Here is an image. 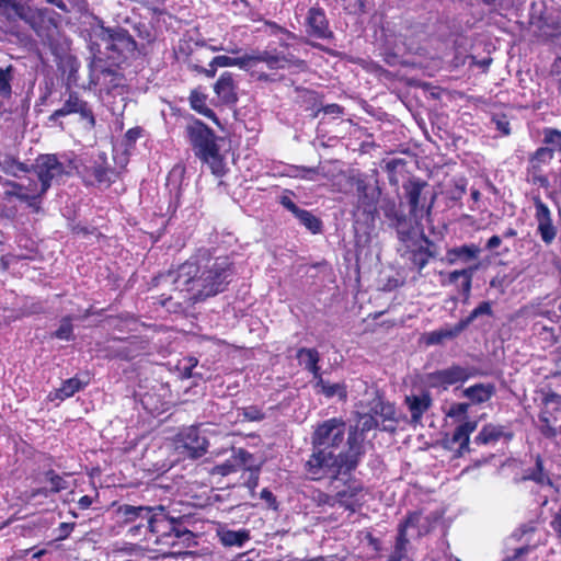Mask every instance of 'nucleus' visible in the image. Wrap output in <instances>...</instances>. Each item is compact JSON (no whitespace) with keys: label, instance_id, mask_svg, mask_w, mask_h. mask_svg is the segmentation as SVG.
Returning <instances> with one entry per match:
<instances>
[{"label":"nucleus","instance_id":"obj_53","mask_svg":"<svg viewBox=\"0 0 561 561\" xmlns=\"http://www.w3.org/2000/svg\"><path fill=\"white\" fill-rule=\"evenodd\" d=\"M67 488L66 481L58 474H53L49 478V490L57 493Z\"/></svg>","mask_w":561,"mask_h":561},{"label":"nucleus","instance_id":"obj_59","mask_svg":"<svg viewBox=\"0 0 561 561\" xmlns=\"http://www.w3.org/2000/svg\"><path fill=\"white\" fill-rule=\"evenodd\" d=\"M93 503V499L89 495H83L79 499L78 505L81 510H88Z\"/></svg>","mask_w":561,"mask_h":561},{"label":"nucleus","instance_id":"obj_40","mask_svg":"<svg viewBox=\"0 0 561 561\" xmlns=\"http://www.w3.org/2000/svg\"><path fill=\"white\" fill-rule=\"evenodd\" d=\"M378 423L379 420H377L368 410L367 412L358 413L356 430L365 433L378 426Z\"/></svg>","mask_w":561,"mask_h":561},{"label":"nucleus","instance_id":"obj_8","mask_svg":"<svg viewBox=\"0 0 561 561\" xmlns=\"http://www.w3.org/2000/svg\"><path fill=\"white\" fill-rule=\"evenodd\" d=\"M538 428L547 438H554L561 424V397L550 394L545 399L538 419Z\"/></svg>","mask_w":561,"mask_h":561},{"label":"nucleus","instance_id":"obj_11","mask_svg":"<svg viewBox=\"0 0 561 561\" xmlns=\"http://www.w3.org/2000/svg\"><path fill=\"white\" fill-rule=\"evenodd\" d=\"M208 428H201L197 426H190L184 428L179 434L180 446L188 451V455L193 458L203 456L208 447V440L206 434Z\"/></svg>","mask_w":561,"mask_h":561},{"label":"nucleus","instance_id":"obj_13","mask_svg":"<svg viewBox=\"0 0 561 561\" xmlns=\"http://www.w3.org/2000/svg\"><path fill=\"white\" fill-rule=\"evenodd\" d=\"M425 186L426 183L420 181H410L404 185L407 198L411 208L410 213L416 220L423 218L425 215H430L433 205V199L427 206L422 202L424 199L422 194Z\"/></svg>","mask_w":561,"mask_h":561},{"label":"nucleus","instance_id":"obj_6","mask_svg":"<svg viewBox=\"0 0 561 561\" xmlns=\"http://www.w3.org/2000/svg\"><path fill=\"white\" fill-rule=\"evenodd\" d=\"M345 423L341 419H330L319 424L312 435L313 448L339 449L344 440Z\"/></svg>","mask_w":561,"mask_h":561},{"label":"nucleus","instance_id":"obj_60","mask_svg":"<svg viewBox=\"0 0 561 561\" xmlns=\"http://www.w3.org/2000/svg\"><path fill=\"white\" fill-rule=\"evenodd\" d=\"M325 114L339 115L342 113V108L337 104H329L323 107Z\"/></svg>","mask_w":561,"mask_h":561},{"label":"nucleus","instance_id":"obj_64","mask_svg":"<svg viewBox=\"0 0 561 561\" xmlns=\"http://www.w3.org/2000/svg\"><path fill=\"white\" fill-rule=\"evenodd\" d=\"M140 135V130L136 128H131L126 133V137L130 141H135Z\"/></svg>","mask_w":561,"mask_h":561},{"label":"nucleus","instance_id":"obj_31","mask_svg":"<svg viewBox=\"0 0 561 561\" xmlns=\"http://www.w3.org/2000/svg\"><path fill=\"white\" fill-rule=\"evenodd\" d=\"M297 357L301 365L305 366L310 373L313 374L317 379L320 377L319 374V353L314 348H300L298 351Z\"/></svg>","mask_w":561,"mask_h":561},{"label":"nucleus","instance_id":"obj_25","mask_svg":"<svg viewBox=\"0 0 561 561\" xmlns=\"http://www.w3.org/2000/svg\"><path fill=\"white\" fill-rule=\"evenodd\" d=\"M369 411L377 420L380 419L382 423L396 421L394 405L389 402H385L378 396L374 397L369 402Z\"/></svg>","mask_w":561,"mask_h":561},{"label":"nucleus","instance_id":"obj_18","mask_svg":"<svg viewBox=\"0 0 561 561\" xmlns=\"http://www.w3.org/2000/svg\"><path fill=\"white\" fill-rule=\"evenodd\" d=\"M477 425L476 421H466L458 425L451 438L445 439L446 447L451 449L454 445H458L456 450L457 456H462L465 453L469 451L470 435L476 431Z\"/></svg>","mask_w":561,"mask_h":561},{"label":"nucleus","instance_id":"obj_39","mask_svg":"<svg viewBox=\"0 0 561 561\" xmlns=\"http://www.w3.org/2000/svg\"><path fill=\"white\" fill-rule=\"evenodd\" d=\"M543 142L545 147L552 150L553 153L561 151V131L553 128L543 129Z\"/></svg>","mask_w":561,"mask_h":561},{"label":"nucleus","instance_id":"obj_51","mask_svg":"<svg viewBox=\"0 0 561 561\" xmlns=\"http://www.w3.org/2000/svg\"><path fill=\"white\" fill-rule=\"evenodd\" d=\"M3 171L7 174L13 175L15 178H21L19 174L21 172H25V168L22 163L15 161H4L3 162Z\"/></svg>","mask_w":561,"mask_h":561},{"label":"nucleus","instance_id":"obj_45","mask_svg":"<svg viewBox=\"0 0 561 561\" xmlns=\"http://www.w3.org/2000/svg\"><path fill=\"white\" fill-rule=\"evenodd\" d=\"M265 50L262 51H253L251 54H245L241 57L242 60H244L242 65L243 70H248L251 67L255 66L259 62L265 64Z\"/></svg>","mask_w":561,"mask_h":561},{"label":"nucleus","instance_id":"obj_22","mask_svg":"<svg viewBox=\"0 0 561 561\" xmlns=\"http://www.w3.org/2000/svg\"><path fill=\"white\" fill-rule=\"evenodd\" d=\"M214 90L218 98L225 103H234L237 101V93L232 73L224 72L216 82Z\"/></svg>","mask_w":561,"mask_h":561},{"label":"nucleus","instance_id":"obj_47","mask_svg":"<svg viewBox=\"0 0 561 561\" xmlns=\"http://www.w3.org/2000/svg\"><path fill=\"white\" fill-rule=\"evenodd\" d=\"M131 524H135L129 527L128 534L130 537L136 538L141 535L145 536V538L148 540L149 537V529L147 528V522L137 519L136 522H133Z\"/></svg>","mask_w":561,"mask_h":561},{"label":"nucleus","instance_id":"obj_12","mask_svg":"<svg viewBox=\"0 0 561 561\" xmlns=\"http://www.w3.org/2000/svg\"><path fill=\"white\" fill-rule=\"evenodd\" d=\"M253 467V456L242 449H233L231 456L222 463L213 467L209 471L211 476L226 477L239 470H251Z\"/></svg>","mask_w":561,"mask_h":561},{"label":"nucleus","instance_id":"obj_35","mask_svg":"<svg viewBox=\"0 0 561 561\" xmlns=\"http://www.w3.org/2000/svg\"><path fill=\"white\" fill-rule=\"evenodd\" d=\"M0 13L10 20L24 18V7L15 0H0Z\"/></svg>","mask_w":561,"mask_h":561},{"label":"nucleus","instance_id":"obj_24","mask_svg":"<svg viewBox=\"0 0 561 561\" xmlns=\"http://www.w3.org/2000/svg\"><path fill=\"white\" fill-rule=\"evenodd\" d=\"M495 392L492 383H477L466 388L462 396L468 398L473 404H480L489 401Z\"/></svg>","mask_w":561,"mask_h":561},{"label":"nucleus","instance_id":"obj_58","mask_svg":"<svg viewBox=\"0 0 561 561\" xmlns=\"http://www.w3.org/2000/svg\"><path fill=\"white\" fill-rule=\"evenodd\" d=\"M551 527L558 533L561 535V508L557 512V514L554 515L552 522H551Z\"/></svg>","mask_w":561,"mask_h":561},{"label":"nucleus","instance_id":"obj_7","mask_svg":"<svg viewBox=\"0 0 561 561\" xmlns=\"http://www.w3.org/2000/svg\"><path fill=\"white\" fill-rule=\"evenodd\" d=\"M427 533V518L421 513H412L400 525L394 551L388 561H401L405 553V545L409 536H422Z\"/></svg>","mask_w":561,"mask_h":561},{"label":"nucleus","instance_id":"obj_49","mask_svg":"<svg viewBox=\"0 0 561 561\" xmlns=\"http://www.w3.org/2000/svg\"><path fill=\"white\" fill-rule=\"evenodd\" d=\"M242 416L244 421H260L263 419V413L260 409L255 407H248L241 410V412L238 413V417Z\"/></svg>","mask_w":561,"mask_h":561},{"label":"nucleus","instance_id":"obj_19","mask_svg":"<svg viewBox=\"0 0 561 561\" xmlns=\"http://www.w3.org/2000/svg\"><path fill=\"white\" fill-rule=\"evenodd\" d=\"M404 403L411 414V423L420 424L424 413L432 407V397L428 392L410 394L405 397Z\"/></svg>","mask_w":561,"mask_h":561},{"label":"nucleus","instance_id":"obj_32","mask_svg":"<svg viewBox=\"0 0 561 561\" xmlns=\"http://www.w3.org/2000/svg\"><path fill=\"white\" fill-rule=\"evenodd\" d=\"M316 388H319V392L323 393L327 398L339 397L340 400H346L347 391L344 383H329L322 379L317 378Z\"/></svg>","mask_w":561,"mask_h":561},{"label":"nucleus","instance_id":"obj_48","mask_svg":"<svg viewBox=\"0 0 561 561\" xmlns=\"http://www.w3.org/2000/svg\"><path fill=\"white\" fill-rule=\"evenodd\" d=\"M72 335V324L70 318H64L58 330L55 332V336L60 340H70Z\"/></svg>","mask_w":561,"mask_h":561},{"label":"nucleus","instance_id":"obj_15","mask_svg":"<svg viewBox=\"0 0 561 561\" xmlns=\"http://www.w3.org/2000/svg\"><path fill=\"white\" fill-rule=\"evenodd\" d=\"M57 14L47 8L35 9L30 15V22L38 36L50 38L57 27Z\"/></svg>","mask_w":561,"mask_h":561},{"label":"nucleus","instance_id":"obj_50","mask_svg":"<svg viewBox=\"0 0 561 561\" xmlns=\"http://www.w3.org/2000/svg\"><path fill=\"white\" fill-rule=\"evenodd\" d=\"M468 409V403H454L450 405L447 416L451 419H461L467 415Z\"/></svg>","mask_w":561,"mask_h":561},{"label":"nucleus","instance_id":"obj_9","mask_svg":"<svg viewBox=\"0 0 561 561\" xmlns=\"http://www.w3.org/2000/svg\"><path fill=\"white\" fill-rule=\"evenodd\" d=\"M473 374V369L469 367L451 365L447 368L428 374L427 381L432 387L446 389L455 383L467 381Z\"/></svg>","mask_w":561,"mask_h":561},{"label":"nucleus","instance_id":"obj_3","mask_svg":"<svg viewBox=\"0 0 561 561\" xmlns=\"http://www.w3.org/2000/svg\"><path fill=\"white\" fill-rule=\"evenodd\" d=\"M359 447L350 439V450L347 453L313 448V453L306 462V470L312 480L324 478L337 479L340 474H345L357 465Z\"/></svg>","mask_w":561,"mask_h":561},{"label":"nucleus","instance_id":"obj_30","mask_svg":"<svg viewBox=\"0 0 561 561\" xmlns=\"http://www.w3.org/2000/svg\"><path fill=\"white\" fill-rule=\"evenodd\" d=\"M504 435V428L501 425L486 424L476 436L474 442L481 445L494 444Z\"/></svg>","mask_w":561,"mask_h":561},{"label":"nucleus","instance_id":"obj_43","mask_svg":"<svg viewBox=\"0 0 561 561\" xmlns=\"http://www.w3.org/2000/svg\"><path fill=\"white\" fill-rule=\"evenodd\" d=\"M491 313H492V308H491L490 302L484 301V302H481L478 307H476L466 319H462L460 321L466 329L479 316L491 314Z\"/></svg>","mask_w":561,"mask_h":561},{"label":"nucleus","instance_id":"obj_62","mask_svg":"<svg viewBox=\"0 0 561 561\" xmlns=\"http://www.w3.org/2000/svg\"><path fill=\"white\" fill-rule=\"evenodd\" d=\"M534 182L535 183H538L540 186L542 187H548L549 186V181L546 176L543 175H537V174H534Z\"/></svg>","mask_w":561,"mask_h":561},{"label":"nucleus","instance_id":"obj_17","mask_svg":"<svg viewBox=\"0 0 561 561\" xmlns=\"http://www.w3.org/2000/svg\"><path fill=\"white\" fill-rule=\"evenodd\" d=\"M364 497L365 492L362 484L355 480H350L344 489L336 492L334 501L351 512H355L362 505Z\"/></svg>","mask_w":561,"mask_h":561},{"label":"nucleus","instance_id":"obj_10","mask_svg":"<svg viewBox=\"0 0 561 561\" xmlns=\"http://www.w3.org/2000/svg\"><path fill=\"white\" fill-rule=\"evenodd\" d=\"M33 172L34 176L47 191L51 183L64 174V165L55 156L45 154L36 159Z\"/></svg>","mask_w":561,"mask_h":561},{"label":"nucleus","instance_id":"obj_56","mask_svg":"<svg viewBox=\"0 0 561 561\" xmlns=\"http://www.w3.org/2000/svg\"><path fill=\"white\" fill-rule=\"evenodd\" d=\"M280 204L294 215L300 210V208L288 196H283L280 198Z\"/></svg>","mask_w":561,"mask_h":561},{"label":"nucleus","instance_id":"obj_46","mask_svg":"<svg viewBox=\"0 0 561 561\" xmlns=\"http://www.w3.org/2000/svg\"><path fill=\"white\" fill-rule=\"evenodd\" d=\"M410 260L419 270H422L428 263L430 254L427 250L420 248L415 251H412Z\"/></svg>","mask_w":561,"mask_h":561},{"label":"nucleus","instance_id":"obj_14","mask_svg":"<svg viewBox=\"0 0 561 561\" xmlns=\"http://www.w3.org/2000/svg\"><path fill=\"white\" fill-rule=\"evenodd\" d=\"M70 114H79L82 118L88 119L91 125H94V116L91 110L76 92L69 93L68 99L65 100L62 106L51 113L49 121L56 122L59 117H65Z\"/></svg>","mask_w":561,"mask_h":561},{"label":"nucleus","instance_id":"obj_54","mask_svg":"<svg viewBox=\"0 0 561 561\" xmlns=\"http://www.w3.org/2000/svg\"><path fill=\"white\" fill-rule=\"evenodd\" d=\"M493 123L495 124L496 129L502 135H505V136L510 135V133H511L510 123L504 117L503 118H494Z\"/></svg>","mask_w":561,"mask_h":561},{"label":"nucleus","instance_id":"obj_27","mask_svg":"<svg viewBox=\"0 0 561 561\" xmlns=\"http://www.w3.org/2000/svg\"><path fill=\"white\" fill-rule=\"evenodd\" d=\"M307 21L311 33L317 37L323 38L330 33L325 14L321 9H310Z\"/></svg>","mask_w":561,"mask_h":561},{"label":"nucleus","instance_id":"obj_20","mask_svg":"<svg viewBox=\"0 0 561 561\" xmlns=\"http://www.w3.org/2000/svg\"><path fill=\"white\" fill-rule=\"evenodd\" d=\"M477 270L478 265H474L463 270H456L446 274L440 273L443 276L442 285H456L460 280V288L465 296L468 297L471 290L472 277Z\"/></svg>","mask_w":561,"mask_h":561},{"label":"nucleus","instance_id":"obj_23","mask_svg":"<svg viewBox=\"0 0 561 561\" xmlns=\"http://www.w3.org/2000/svg\"><path fill=\"white\" fill-rule=\"evenodd\" d=\"M465 330L463 324L459 321L454 327H444L439 330L428 332L424 335V341L427 345H437L447 340L458 336Z\"/></svg>","mask_w":561,"mask_h":561},{"label":"nucleus","instance_id":"obj_63","mask_svg":"<svg viewBox=\"0 0 561 561\" xmlns=\"http://www.w3.org/2000/svg\"><path fill=\"white\" fill-rule=\"evenodd\" d=\"M261 497L268 503H273L275 501L273 493L267 489H263L261 491Z\"/></svg>","mask_w":561,"mask_h":561},{"label":"nucleus","instance_id":"obj_21","mask_svg":"<svg viewBox=\"0 0 561 561\" xmlns=\"http://www.w3.org/2000/svg\"><path fill=\"white\" fill-rule=\"evenodd\" d=\"M480 252V248L476 244H465L461 247L451 248L446 251V254L443 257V262L448 265L469 263L472 260H477Z\"/></svg>","mask_w":561,"mask_h":561},{"label":"nucleus","instance_id":"obj_34","mask_svg":"<svg viewBox=\"0 0 561 561\" xmlns=\"http://www.w3.org/2000/svg\"><path fill=\"white\" fill-rule=\"evenodd\" d=\"M82 388V383L77 378H70L62 382L61 387L54 393V399L65 400L72 397Z\"/></svg>","mask_w":561,"mask_h":561},{"label":"nucleus","instance_id":"obj_16","mask_svg":"<svg viewBox=\"0 0 561 561\" xmlns=\"http://www.w3.org/2000/svg\"><path fill=\"white\" fill-rule=\"evenodd\" d=\"M536 208L535 218L538 224V232L546 244H550L556 236L557 230L552 224L551 213L548 206L540 199L539 196L534 197Z\"/></svg>","mask_w":561,"mask_h":561},{"label":"nucleus","instance_id":"obj_38","mask_svg":"<svg viewBox=\"0 0 561 561\" xmlns=\"http://www.w3.org/2000/svg\"><path fill=\"white\" fill-rule=\"evenodd\" d=\"M554 157L552 150L548 147H540L530 159L531 168L539 170L543 164H548Z\"/></svg>","mask_w":561,"mask_h":561},{"label":"nucleus","instance_id":"obj_41","mask_svg":"<svg viewBox=\"0 0 561 561\" xmlns=\"http://www.w3.org/2000/svg\"><path fill=\"white\" fill-rule=\"evenodd\" d=\"M12 67L9 66L5 69L0 68V95L9 98L12 93L11 80H12Z\"/></svg>","mask_w":561,"mask_h":561},{"label":"nucleus","instance_id":"obj_33","mask_svg":"<svg viewBox=\"0 0 561 561\" xmlns=\"http://www.w3.org/2000/svg\"><path fill=\"white\" fill-rule=\"evenodd\" d=\"M190 104L193 110H195L199 114L213 119L215 123L218 124V119H217L214 111L210 110L209 107H207L206 96L203 93H201L198 91H192V93L190 95Z\"/></svg>","mask_w":561,"mask_h":561},{"label":"nucleus","instance_id":"obj_26","mask_svg":"<svg viewBox=\"0 0 561 561\" xmlns=\"http://www.w3.org/2000/svg\"><path fill=\"white\" fill-rule=\"evenodd\" d=\"M265 65L271 70L286 69L298 64L293 55H285L275 49H265Z\"/></svg>","mask_w":561,"mask_h":561},{"label":"nucleus","instance_id":"obj_1","mask_svg":"<svg viewBox=\"0 0 561 561\" xmlns=\"http://www.w3.org/2000/svg\"><path fill=\"white\" fill-rule=\"evenodd\" d=\"M232 275L228 257L192 259L175 271L160 275L157 284L171 287L176 298L196 301L222 291Z\"/></svg>","mask_w":561,"mask_h":561},{"label":"nucleus","instance_id":"obj_57","mask_svg":"<svg viewBox=\"0 0 561 561\" xmlns=\"http://www.w3.org/2000/svg\"><path fill=\"white\" fill-rule=\"evenodd\" d=\"M73 526H75L73 524L61 523L58 527V530H59L58 539L67 538L70 535V533L72 531Z\"/></svg>","mask_w":561,"mask_h":561},{"label":"nucleus","instance_id":"obj_36","mask_svg":"<svg viewBox=\"0 0 561 561\" xmlns=\"http://www.w3.org/2000/svg\"><path fill=\"white\" fill-rule=\"evenodd\" d=\"M525 479L533 480L541 485L552 486L549 476L545 472L543 461L540 456H537L534 470Z\"/></svg>","mask_w":561,"mask_h":561},{"label":"nucleus","instance_id":"obj_29","mask_svg":"<svg viewBox=\"0 0 561 561\" xmlns=\"http://www.w3.org/2000/svg\"><path fill=\"white\" fill-rule=\"evenodd\" d=\"M107 172L106 158L103 154H100L90 165L84 167L85 178L99 183L107 180Z\"/></svg>","mask_w":561,"mask_h":561},{"label":"nucleus","instance_id":"obj_28","mask_svg":"<svg viewBox=\"0 0 561 561\" xmlns=\"http://www.w3.org/2000/svg\"><path fill=\"white\" fill-rule=\"evenodd\" d=\"M217 535L225 547H242L250 539V534L247 529L231 530L221 528Z\"/></svg>","mask_w":561,"mask_h":561},{"label":"nucleus","instance_id":"obj_5","mask_svg":"<svg viewBox=\"0 0 561 561\" xmlns=\"http://www.w3.org/2000/svg\"><path fill=\"white\" fill-rule=\"evenodd\" d=\"M46 188L34 176V172H28L27 176L19 178L18 181H8L4 183L3 194L7 197H15L28 206L34 207L37 198L45 194Z\"/></svg>","mask_w":561,"mask_h":561},{"label":"nucleus","instance_id":"obj_55","mask_svg":"<svg viewBox=\"0 0 561 561\" xmlns=\"http://www.w3.org/2000/svg\"><path fill=\"white\" fill-rule=\"evenodd\" d=\"M250 471V476H249V479L247 480L245 482V485L251 490L253 491L256 486H257V483H259V474H257V469L254 470V466L252 467Z\"/></svg>","mask_w":561,"mask_h":561},{"label":"nucleus","instance_id":"obj_42","mask_svg":"<svg viewBox=\"0 0 561 561\" xmlns=\"http://www.w3.org/2000/svg\"><path fill=\"white\" fill-rule=\"evenodd\" d=\"M244 60L241 57L232 58L229 56L220 55L213 58L209 67H239L242 69Z\"/></svg>","mask_w":561,"mask_h":561},{"label":"nucleus","instance_id":"obj_37","mask_svg":"<svg viewBox=\"0 0 561 561\" xmlns=\"http://www.w3.org/2000/svg\"><path fill=\"white\" fill-rule=\"evenodd\" d=\"M295 217L312 233H317L321 229V221L306 209H300Z\"/></svg>","mask_w":561,"mask_h":561},{"label":"nucleus","instance_id":"obj_44","mask_svg":"<svg viewBox=\"0 0 561 561\" xmlns=\"http://www.w3.org/2000/svg\"><path fill=\"white\" fill-rule=\"evenodd\" d=\"M322 174V168H306V167H296L294 169V173L291 174L295 178H300L304 180L314 181L316 175Z\"/></svg>","mask_w":561,"mask_h":561},{"label":"nucleus","instance_id":"obj_4","mask_svg":"<svg viewBox=\"0 0 561 561\" xmlns=\"http://www.w3.org/2000/svg\"><path fill=\"white\" fill-rule=\"evenodd\" d=\"M185 135L195 156L208 164L213 174H225L224 158L219 152V137L199 119H192L185 127Z\"/></svg>","mask_w":561,"mask_h":561},{"label":"nucleus","instance_id":"obj_2","mask_svg":"<svg viewBox=\"0 0 561 561\" xmlns=\"http://www.w3.org/2000/svg\"><path fill=\"white\" fill-rule=\"evenodd\" d=\"M119 512L125 517V523H133L137 519L147 522L148 542L174 547L179 539L188 540L192 537V533L183 528L175 518L170 517L163 506L123 505Z\"/></svg>","mask_w":561,"mask_h":561},{"label":"nucleus","instance_id":"obj_61","mask_svg":"<svg viewBox=\"0 0 561 561\" xmlns=\"http://www.w3.org/2000/svg\"><path fill=\"white\" fill-rule=\"evenodd\" d=\"M501 243H502L501 238H500L499 236H493V237H491V238L488 240V242H486V248H488L489 250H493V249H495V248L500 247V244H501Z\"/></svg>","mask_w":561,"mask_h":561},{"label":"nucleus","instance_id":"obj_52","mask_svg":"<svg viewBox=\"0 0 561 561\" xmlns=\"http://www.w3.org/2000/svg\"><path fill=\"white\" fill-rule=\"evenodd\" d=\"M345 10L350 13L356 14L365 11L364 0H340Z\"/></svg>","mask_w":561,"mask_h":561}]
</instances>
